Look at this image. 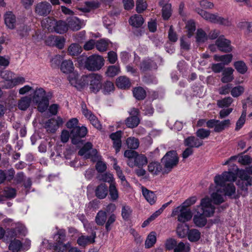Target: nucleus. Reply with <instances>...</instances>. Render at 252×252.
Here are the masks:
<instances>
[{
  "mask_svg": "<svg viewBox=\"0 0 252 252\" xmlns=\"http://www.w3.org/2000/svg\"><path fill=\"white\" fill-rule=\"evenodd\" d=\"M236 173L229 170L224 171L221 174L217 175L214 178L215 185L210 187V192L212 201L216 204H220L224 201V195L232 196L235 193V187L232 183L226 184L227 182H234L238 176L242 182L241 188L245 189L244 184L247 187L252 184V165L246 170H240L236 166Z\"/></svg>",
  "mask_w": 252,
  "mask_h": 252,
  "instance_id": "obj_1",
  "label": "nucleus"
},
{
  "mask_svg": "<svg viewBox=\"0 0 252 252\" xmlns=\"http://www.w3.org/2000/svg\"><path fill=\"white\" fill-rule=\"evenodd\" d=\"M197 207L201 208L202 213L196 209V214L194 215L193 220L196 226L202 227L207 223L206 217H210L213 215L215 207L212 204L211 199L208 197L202 199L200 205Z\"/></svg>",
  "mask_w": 252,
  "mask_h": 252,
  "instance_id": "obj_2",
  "label": "nucleus"
},
{
  "mask_svg": "<svg viewBox=\"0 0 252 252\" xmlns=\"http://www.w3.org/2000/svg\"><path fill=\"white\" fill-rule=\"evenodd\" d=\"M43 27L47 28L48 30L54 31L56 32L63 34L68 29V24L63 21H56L52 18H46L41 22Z\"/></svg>",
  "mask_w": 252,
  "mask_h": 252,
  "instance_id": "obj_3",
  "label": "nucleus"
},
{
  "mask_svg": "<svg viewBox=\"0 0 252 252\" xmlns=\"http://www.w3.org/2000/svg\"><path fill=\"white\" fill-rule=\"evenodd\" d=\"M33 103L37 105L38 110L43 112L49 105V100L46 95L45 91L42 88H36L32 97Z\"/></svg>",
  "mask_w": 252,
  "mask_h": 252,
  "instance_id": "obj_4",
  "label": "nucleus"
},
{
  "mask_svg": "<svg viewBox=\"0 0 252 252\" xmlns=\"http://www.w3.org/2000/svg\"><path fill=\"white\" fill-rule=\"evenodd\" d=\"M85 86L89 85L90 91L94 93H97L102 87V77L96 73H92L84 75Z\"/></svg>",
  "mask_w": 252,
  "mask_h": 252,
  "instance_id": "obj_5",
  "label": "nucleus"
},
{
  "mask_svg": "<svg viewBox=\"0 0 252 252\" xmlns=\"http://www.w3.org/2000/svg\"><path fill=\"white\" fill-rule=\"evenodd\" d=\"M198 13L202 18L210 22L227 27L231 25V21L228 18L211 14L203 10H199Z\"/></svg>",
  "mask_w": 252,
  "mask_h": 252,
  "instance_id": "obj_6",
  "label": "nucleus"
},
{
  "mask_svg": "<svg viewBox=\"0 0 252 252\" xmlns=\"http://www.w3.org/2000/svg\"><path fill=\"white\" fill-rule=\"evenodd\" d=\"M54 239L55 241L54 250L56 252H65L68 248L70 247L69 242L64 244L65 241V231L63 229L59 230L54 235Z\"/></svg>",
  "mask_w": 252,
  "mask_h": 252,
  "instance_id": "obj_7",
  "label": "nucleus"
},
{
  "mask_svg": "<svg viewBox=\"0 0 252 252\" xmlns=\"http://www.w3.org/2000/svg\"><path fill=\"white\" fill-rule=\"evenodd\" d=\"M78 155L83 157L85 159L91 158L92 161H95L100 158L97 151L95 149L93 148L92 143H86L78 152Z\"/></svg>",
  "mask_w": 252,
  "mask_h": 252,
  "instance_id": "obj_8",
  "label": "nucleus"
},
{
  "mask_svg": "<svg viewBox=\"0 0 252 252\" xmlns=\"http://www.w3.org/2000/svg\"><path fill=\"white\" fill-rule=\"evenodd\" d=\"M104 65L103 58L96 55L88 57L85 62V67L89 70L96 71L99 70Z\"/></svg>",
  "mask_w": 252,
  "mask_h": 252,
  "instance_id": "obj_9",
  "label": "nucleus"
},
{
  "mask_svg": "<svg viewBox=\"0 0 252 252\" xmlns=\"http://www.w3.org/2000/svg\"><path fill=\"white\" fill-rule=\"evenodd\" d=\"M88 133V129L85 126H76L70 131L71 142L74 145H79L83 143L82 138L86 136Z\"/></svg>",
  "mask_w": 252,
  "mask_h": 252,
  "instance_id": "obj_10",
  "label": "nucleus"
},
{
  "mask_svg": "<svg viewBox=\"0 0 252 252\" xmlns=\"http://www.w3.org/2000/svg\"><path fill=\"white\" fill-rule=\"evenodd\" d=\"M172 217L178 216V221L185 222L189 220L192 218V213L189 209L179 206L174 209L171 214Z\"/></svg>",
  "mask_w": 252,
  "mask_h": 252,
  "instance_id": "obj_11",
  "label": "nucleus"
},
{
  "mask_svg": "<svg viewBox=\"0 0 252 252\" xmlns=\"http://www.w3.org/2000/svg\"><path fill=\"white\" fill-rule=\"evenodd\" d=\"M178 161L177 154L175 151L167 152L162 158L165 168L169 171L178 164Z\"/></svg>",
  "mask_w": 252,
  "mask_h": 252,
  "instance_id": "obj_12",
  "label": "nucleus"
},
{
  "mask_svg": "<svg viewBox=\"0 0 252 252\" xmlns=\"http://www.w3.org/2000/svg\"><path fill=\"white\" fill-rule=\"evenodd\" d=\"M84 76L80 77L77 71H74L68 74L67 80L70 85L78 90H81L85 87V79Z\"/></svg>",
  "mask_w": 252,
  "mask_h": 252,
  "instance_id": "obj_13",
  "label": "nucleus"
},
{
  "mask_svg": "<svg viewBox=\"0 0 252 252\" xmlns=\"http://www.w3.org/2000/svg\"><path fill=\"white\" fill-rule=\"evenodd\" d=\"M26 232V229L25 226L23 225L20 227H17L15 229L8 230L6 232L2 228L0 227V239L4 237L5 234L7 237H10L11 238H13L17 237L18 234L25 235Z\"/></svg>",
  "mask_w": 252,
  "mask_h": 252,
  "instance_id": "obj_14",
  "label": "nucleus"
},
{
  "mask_svg": "<svg viewBox=\"0 0 252 252\" xmlns=\"http://www.w3.org/2000/svg\"><path fill=\"white\" fill-rule=\"evenodd\" d=\"M216 45L220 51L225 53L230 52L233 49L231 41L225 38L223 35L219 37L216 41Z\"/></svg>",
  "mask_w": 252,
  "mask_h": 252,
  "instance_id": "obj_15",
  "label": "nucleus"
},
{
  "mask_svg": "<svg viewBox=\"0 0 252 252\" xmlns=\"http://www.w3.org/2000/svg\"><path fill=\"white\" fill-rule=\"evenodd\" d=\"M82 111L84 116L87 118L91 123L97 129H101V125L96 117L89 110L84 103L82 104Z\"/></svg>",
  "mask_w": 252,
  "mask_h": 252,
  "instance_id": "obj_16",
  "label": "nucleus"
},
{
  "mask_svg": "<svg viewBox=\"0 0 252 252\" xmlns=\"http://www.w3.org/2000/svg\"><path fill=\"white\" fill-rule=\"evenodd\" d=\"M148 163V159L147 157L143 154H137L134 160H128L127 165L130 167L137 166L138 167H142Z\"/></svg>",
  "mask_w": 252,
  "mask_h": 252,
  "instance_id": "obj_17",
  "label": "nucleus"
},
{
  "mask_svg": "<svg viewBox=\"0 0 252 252\" xmlns=\"http://www.w3.org/2000/svg\"><path fill=\"white\" fill-rule=\"evenodd\" d=\"M63 124V121L60 117L57 119L49 120L45 124V127L48 131L54 132Z\"/></svg>",
  "mask_w": 252,
  "mask_h": 252,
  "instance_id": "obj_18",
  "label": "nucleus"
},
{
  "mask_svg": "<svg viewBox=\"0 0 252 252\" xmlns=\"http://www.w3.org/2000/svg\"><path fill=\"white\" fill-rule=\"evenodd\" d=\"M51 8V6L49 3L46 1H41L36 5L35 12L40 15L46 16L50 12Z\"/></svg>",
  "mask_w": 252,
  "mask_h": 252,
  "instance_id": "obj_19",
  "label": "nucleus"
},
{
  "mask_svg": "<svg viewBox=\"0 0 252 252\" xmlns=\"http://www.w3.org/2000/svg\"><path fill=\"white\" fill-rule=\"evenodd\" d=\"M67 22L68 28L72 31H78L84 25L83 22L76 17H71L67 18Z\"/></svg>",
  "mask_w": 252,
  "mask_h": 252,
  "instance_id": "obj_20",
  "label": "nucleus"
},
{
  "mask_svg": "<svg viewBox=\"0 0 252 252\" xmlns=\"http://www.w3.org/2000/svg\"><path fill=\"white\" fill-rule=\"evenodd\" d=\"M141 191L143 196L150 205H153L156 203L157 198L154 192L143 186L141 187Z\"/></svg>",
  "mask_w": 252,
  "mask_h": 252,
  "instance_id": "obj_21",
  "label": "nucleus"
},
{
  "mask_svg": "<svg viewBox=\"0 0 252 252\" xmlns=\"http://www.w3.org/2000/svg\"><path fill=\"white\" fill-rule=\"evenodd\" d=\"M60 69L63 73L66 74H69L75 71L73 63L70 60L63 61L61 64Z\"/></svg>",
  "mask_w": 252,
  "mask_h": 252,
  "instance_id": "obj_22",
  "label": "nucleus"
},
{
  "mask_svg": "<svg viewBox=\"0 0 252 252\" xmlns=\"http://www.w3.org/2000/svg\"><path fill=\"white\" fill-rule=\"evenodd\" d=\"M95 238V233L89 236L81 235L78 237L77 243L80 246L84 247L88 245L94 243Z\"/></svg>",
  "mask_w": 252,
  "mask_h": 252,
  "instance_id": "obj_23",
  "label": "nucleus"
},
{
  "mask_svg": "<svg viewBox=\"0 0 252 252\" xmlns=\"http://www.w3.org/2000/svg\"><path fill=\"white\" fill-rule=\"evenodd\" d=\"M184 144L189 148H198L203 145V141L194 136H189L184 140Z\"/></svg>",
  "mask_w": 252,
  "mask_h": 252,
  "instance_id": "obj_24",
  "label": "nucleus"
},
{
  "mask_svg": "<svg viewBox=\"0 0 252 252\" xmlns=\"http://www.w3.org/2000/svg\"><path fill=\"white\" fill-rule=\"evenodd\" d=\"M121 131H118L115 133H112L110 135V138L113 141L114 147L115 149L116 153L120 151V148L121 147Z\"/></svg>",
  "mask_w": 252,
  "mask_h": 252,
  "instance_id": "obj_25",
  "label": "nucleus"
},
{
  "mask_svg": "<svg viewBox=\"0 0 252 252\" xmlns=\"http://www.w3.org/2000/svg\"><path fill=\"white\" fill-rule=\"evenodd\" d=\"M108 192V187L104 183H102L96 187L95 189L96 196L100 199L105 198Z\"/></svg>",
  "mask_w": 252,
  "mask_h": 252,
  "instance_id": "obj_26",
  "label": "nucleus"
},
{
  "mask_svg": "<svg viewBox=\"0 0 252 252\" xmlns=\"http://www.w3.org/2000/svg\"><path fill=\"white\" fill-rule=\"evenodd\" d=\"M4 23L6 27L10 29H13L16 25L15 16L10 11L7 12L4 16Z\"/></svg>",
  "mask_w": 252,
  "mask_h": 252,
  "instance_id": "obj_27",
  "label": "nucleus"
},
{
  "mask_svg": "<svg viewBox=\"0 0 252 252\" xmlns=\"http://www.w3.org/2000/svg\"><path fill=\"white\" fill-rule=\"evenodd\" d=\"M157 65L151 59H147L143 60L140 64V70L145 72L152 69H156Z\"/></svg>",
  "mask_w": 252,
  "mask_h": 252,
  "instance_id": "obj_28",
  "label": "nucleus"
},
{
  "mask_svg": "<svg viewBox=\"0 0 252 252\" xmlns=\"http://www.w3.org/2000/svg\"><path fill=\"white\" fill-rule=\"evenodd\" d=\"M234 69L231 67H227L222 70V77L221 81L224 83H229L234 79Z\"/></svg>",
  "mask_w": 252,
  "mask_h": 252,
  "instance_id": "obj_29",
  "label": "nucleus"
},
{
  "mask_svg": "<svg viewBox=\"0 0 252 252\" xmlns=\"http://www.w3.org/2000/svg\"><path fill=\"white\" fill-rule=\"evenodd\" d=\"M162 167L161 164L158 161H152L148 165V170L153 175H158L162 170Z\"/></svg>",
  "mask_w": 252,
  "mask_h": 252,
  "instance_id": "obj_30",
  "label": "nucleus"
},
{
  "mask_svg": "<svg viewBox=\"0 0 252 252\" xmlns=\"http://www.w3.org/2000/svg\"><path fill=\"white\" fill-rule=\"evenodd\" d=\"M157 242V233L155 231L151 232L147 236L145 242V247L151 248L154 246Z\"/></svg>",
  "mask_w": 252,
  "mask_h": 252,
  "instance_id": "obj_31",
  "label": "nucleus"
},
{
  "mask_svg": "<svg viewBox=\"0 0 252 252\" xmlns=\"http://www.w3.org/2000/svg\"><path fill=\"white\" fill-rule=\"evenodd\" d=\"M108 191L110 199L112 201H117L119 197V194L116 186V183H112L109 185Z\"/></svg>",
  "mask_w": 252,
  "mask_h": 252,
  "instance_id": "obj_32",
  "label": "nucleus"
},
{
  "mask_svg": "<svg viewBox=\"0 0 252 252\" xmlns=\"http://www.w3.org/2000/svg\"><path fill=\"white\" fill-rule=\"evenodd\" d=\"M116 85L118 88L121 89H127L130 86V83L128 78L122 76L118 77L116 80Z\"/></svg>",
  "mask_w": 252,
  "mask_h": 252,
  "instance_id": "obj_33",
  "label": "nucleus"
},
{
  "mask_svg": "<svg viewBox=\"0 0 252 252\" xmlns=\"http://www.w3.org/2000/svg\"><path fill=\"white\" fill-rule=\"evenodd\" d=\"M110 45H112V43L108 39H101L96 42V48L100 52L105 51Z\"/></svg>",
  "mask_w": 252,
  "mask_h": 252,
  "instance_id": "obj_34",
  "label": "nucleus"
},
{
  "mask_svg": "<svg viewBox=\"0 0 252 252\" xmlns=\"http://www.w3.org/2000/svg\"><path fill=\"white\" fill-rule=\"evenodd\" d=\"M8 248L10 251L13 252H18L22 251V243L20 240L14 238L10 241Z\"/></svg>",
  "mask_w": 252,
  "mask_h": 252,
  "instance_id": "obj_35",
  "label": "nucleus"
},
{
  "mask_svg": "<svg viewBox=\"0 0 252 252\" xmlns=\"http://www.w3.org/2000/svg\"><path fill=\"white\" fill-rule=\"evenodd\" d=\"M129 22L132 26L138 28L143 25L144 19L141 15L135 14L130 18Z\"/></svg>",
  "mask_w": 252,
  "mask_h": 252,
  "instance_id": "obj_36",
  "label": "nucleus"
},
{
  "mask_svg": "<svg viewBox=\"0 0 252 252\" xmlns=\"http://www.w3.org/2000/svg\"><path fill=\"white\" fill-rule=\"evenodd\" d=\"M230 124V121L229 119L222 121L217 120L216 126H215V128H214V131L217 132H221L225 128L228 127Z\"/></svg>",
  "mask_w": 252,
  "mask_h": 252,
  "instance_id": "obj_37",
  "label": "nucleus"
},
{
  "mask_svg": "<svg viewBox=\"0 0 252 252\" xmlns=\"http://www.w3.org/2000/svg\"><path fill=\"white\" fill-rule=\"evenodd\" d=\"M68 53L71 56L79 55L82 52L81 46L77 43H72L68 48Z\"/></svg>",
  "mask_w": 252,
  "mask_h": 252,
  "instance_id": "obj_38",
  "label": "nucleus"
},
{
  "mask_svg": "<svg viewBox=\"0 0 252 252\" xmlns=\"http://www.w3.org/2000/svg\"><path fill=\"white\" fill-rule=\"evenodd\" d=\"M31 102V97L24 96L21 98L18 103V107L21 110H26L30 106Z\"/></svg>",
  "mask_w": 252,
  "mask_h": 252,
  "instance_id": "obj_39",
  "label": "nucleus"
},
{
  "mask_svg": "<svg viewBox=\"0 0 252 252\" xmlns=\"http://www.w3.org/2000/svg\"><path fill=\"white\" fill-rule=\"evenodd\" d=\"M85 4V7H78V9L83 12H88L92 9L98 7L99 5L98 1H87Z\"/></svg>",
  "mask_w": 252,
  "mask_h": 252,
  "instance_id": "obj_40",
  "label": "nucleus"
},
{
  "mask_svg": "<svg viewBox=\"0 0 252 252\" xmlns=\"http://www.w3.org/2000/svg\"><path fill=\"white\" fill-rule=\"evenodd\" d=\"M107 219V214L105 211L100 210L96 214L95 218L96 223L98 225H103Z\"/></svg>",
  "mask_w": 252,
  "mask_h": 252,
  "instance_id": "obj_41",
  "label": "nucleus"
},
{
  "mask_svg": "<svg viewBox=\"0 0 252 252\" xmlns=\"http://www.w3.org/2000/svg\"><path fill=\"white\" fill-rule=\"evenodd\" d=\"M232 54H226L224 55H215L214 59L217 62H221L223 64H229L232 60Z\"/></svg>",
  "mask_w": 252,
  "mask_h": 252,
  "instance_id": "obj_42",
  "label": "nucleus"
},
{
  "mask_svg": "<svg viewBox=\"0 0 252 252\" xmlns=\"http://www.w3.org/2000/svg\"><path fill=\"white\" fill-rule=\"evenodd\" d=\"M188 239L190 242H196L200 238V232L196 229H192L188 232Z\"/></svg>",
  "mask_w": 252,
  "mask_h": 252,
  "instance_id": "obj_43",
  "label": "nucleus"
},
{
  "mask_svg": "<svg viewBox=\"0 0 252 252\" xmlns=\"http://www.w3.org/2000/svg\"><path fill=\"white\" fill-rule=\"evenodd\" d=\"M101 89H102V93L104 94H108L114 92L115 87L112 82L107 81L102 85Z\"/></svg>",
  "mask_w": 252,
  "mask_h": 252,
  "instance_id": "obj_44",
  "label": "nucleus"
},
{
  "mask_svg": "<svg viewBox=\"0 0 252 252\" xmlns=\"http://www.w3.org/2000/svg\"><path fill=\"white\" fill-rule=\"evenodd\" d=\"M234 66L236 70L242 74H245L248 70V67L244 62L239 61L234 63Z\"/></svg>",
  "mask_w": 252,
  "mask_h": 252,
  "instance_id": "obj_45",
  "label": "nucleus"
},
{
  "mask_svg": "<svg viewBox=\"0 0 252 252\" xmlns=\"http://www.w3.org/2000/svg\"><path fill=\"white\" fill-rule=\"evenodd\" d=\"M2 78L5 80L4 85L3 87L7 89V87L9 85V81L12 80L14 75V73L9 70H5L1 73Z\"/></svg>",
  "mask_w": 252,
  "mask_h": 252,
  "instance_id": "obj_46",
  "label": "nucleus"
},
{
  "mask_svg": "<svg viewBox=\"0 0 252 252\" xmlns=\"http://www.w3.org/2000/svg\"><path fill=\"white\" fill-rule=\"evenodd\" d=\"M243 109L240 117L236 122L235 130L237 131L240 130L243 127L246 122L247 110L244 106H243Z\"/></svg>",
  "mask_w": 252,
  "mask_h": 252,
  "instance_id": "obj_47",
  "label": "nucleus"
},
{
  "mask_svg": "<svg viewBox=\"0 0 252 252\" xmlns=\"http://www.w3.org/2000/svg\"><path fill=\"white\" fill-rule=\"evenodd\" d=\"M189 226L185 224H180L178 225L177 228V233L178 235L181 238L185 237L189 231Z\"/></svg>",
  "mask_w": 252,
  "mask_h": 252,
  "instance_id": "obj_48",
  "label": "nucleus"
},
{
  "mask_svg": "<svg viewBox=\"0 0 252 252\" xmlns=\"http://www.w3.org/2000/svg\"><path fill=\"white\" fill-rule=\"evenodd\" d=\"M25 82V78L22 76H19L14 78H13L12 80L9 81V85L7 87V88H12L16 86L22 85Z\"/></svg>",
  "mask_w": 252,
  "mask_h": 252,
  "instance_id": "obj_49",
  "label": "nucleus"
},
{
  "mask_svg": "<svg viewBox=\"0 0 252 252\" xmlns=\"http://www.w3.org/2000/svg\"><path fill=\"white\" fill-rule=\"evenodd\" d=\"M245 91V88L243 86L238 85L231 90L230 93L231 95L234 97H237L241 95Z\"/></svg>",
  "mask_w": 252,
  "mask_h": 252,
  "instance_id": "obj_50",
  "label": "nucleus"
},
{
  "mask_svg": "<svg viewBox=\"0 0 252 252\" xmlns=\"http://www.w3.org/2000/svg\"><path fill=\"white\" fill-rule=\"evenodd\" d=\"M120 72V68L119 65L109 66L106 72V74L109 77H114L118 74Z\"/></svg>",
  "mask_w": 252,
  "mask_h": 252,
  "instance_id": "obj_51",
  "label": "nucleus"
},
{
  "mask_svg": "<svg viewBox=\"0 0 252 252\" xmlns=\"http://www.w3.org/2000/svg\"><path fill=\"white\" fill-rule=\"evenodd\" d=\"M208 39V36L205 32L201 29L197 30L196 35V40L198 43H203Z\"/></svg>",
  "mask_w": 252,
  "mask_h": 252,
  "instance_id": "obj_52",
  "label": "nucleus"
},
{
  "mask_svg": "<svg viewBox=\"0 0 252 252\" xmlns=\"http://www.w3.org/2000/svg\"><path fill=\"white\" fill-rule=\"evenodd\" d=\"M134 96L138 100L143 99L146 95L145 91L141 87L135 88L133 91Z\"/></svg>",
  "mask_w": 252,
  "mask_h": 252,
  "instance_id": "obj_53",
  "label": "nucleus"
},
{
  "mask_svg": "<svg viewBox=\"0 0 252 252\" xmlns=\"http://www.w3.org/2000/svg\"><path fill=\"white\" fill-rule=\"evenodd\" d=\"M139 119L137 116L129 117L126 121V124L128 127L133 128L138 126Z\"/></svg>",
  "mask_w": 252,
  "mask_h": 252,
  "instance_id": "obj_54",
  "label": "nucleus"
},
{
  "mask_svg": "<svg viewBox=\"0 0 252 252\" xmlns=\"http://www.w3.org/2000/svg\"><path fill=\"white\" fill-rule=\"evenodd\" d=\"M164 4L163 3L161 5ZM171 5L169 3H165L162 7V17L164 20H167L170 17L171 14Z\"/></svg>",
  "mask_w": 252,
  "mask_h": 252,
  "instance_id": "obj_55",
  "label": "nucleus"
},
{
  "mask_svg": "<svg viewBox=\"0 0 252 252\" xmlns=\"http://www.w3.org/2000/svg\"><path fill=\"white\" fill-rule=\"evenodd\" d=\"M186 28L188 32V37H190L193 34L196 29L194 22L192 20L188 21L186 23Z\"/></svg>",
  "mask_w": 252,
  "mask_h": 252,
  "instance_id": "obj_56",
  "label": "nucleus"
},
{
  "mask_svg": "<svg viewBox=\"0 0 252 252\" xmlns=\"http://www.w3.org/2000/svg\"><path fill=\"white\" fill-rule=\"evenodd\" d=\"M233 102V99L229 96L218 100L217 105L220 108L228 107Z\"/></svg>",
  "mask_w": 252,
  "mask_h": 252,
  "instance_id": "obj_57",
  "label": "nucleus"
},
{
  "mask_svg": "<svg viewBox=\"0 0 252 252\" xmlns=\"http://www.w3.org/2000/svg\"><path fill=\"white\" fill-rule=\"evenodd\" d=\"M238 27L242 30H245L246 32H252V22L242 21L238 23Z\"/></svg>",
  "mask_w": 252,
  "mask_h": 252,
  "instance_id": "obj_58",
  "label": "nucleus"
},
{
  "mask_svg": "<svg viewBox=\"0 0 252 252\" xmlns=\"http://www.w3.org/2000/svg\"><path fill=\"white\" fill-rule=\"evenodd\" d=\"M237 160L242 165H249L252 162V158L248 155L237 156Z\"/></svg>",
  "mask_w": 252,
  "mask_h": 252,
  "instance_id": "obj_59",
  "label": "nucleus"
},
{
  "mask_svg": "<svg viewBox=\"0 0 252 252\" xmlns=\"http://www.w3.org/2000/svg\"><path fill=\"white\" fill-rule=\"evenodd\" d=\"M189 244H184L183 242L179 243L174 249V252H189Z\"/></svg>",
  "mask_w": 252,
  "mask_h": 252,
  "instance_id": "obj_60",
  "label": "nucleus"
},
{
  "mask_svg": "<svg viewBox=\"0 0 252 252\" xmlns=\"http://www.w3.org/2000/svg\"><path fill=\"white\" fill-rule=\"evenodd\" d=\"M132 210L128 206H123L122 209V216L123 219L125 220H128L131 214Z\"/></svg>",
  "mask_w": 252,
  "mask_h": 252,
  "instance_id": "obj_61",
  "label": "nucleus"
},
{
  "mask_svg": "<svg viewBox=\"0 0 252 252\" xmlns=\"http://www.w3.org/2000/svg\"><path fill=\"white\" fill-rule=\"evenodd\" d=\"M128 147L131 149H137L139 145L138 140L134 137H129L126 140Z\"/></svg>",
  "mask_w": 252,
  "mask_h": 252,
  "instance_id": "obj_62",
  "label": "nucleus"
},
{
  "mask_svg": "<svg viewBox=\"0 0 252 252\" xmlns=\"http://www.w3.org/2000/svg\"><path fill=\"white\" fill-rule=\"evenodd\" d=\"M99 180L104 182H107L110 185L112 183H116L113 175L110 173H106L102 175Z\"/></svg>",
  "mask_w": 252,
  "mask_h": 252,
  "instance_id": "obj_63",
  "label": "nucleus"
},
{
  "mask_svg": "<svg viewBox=\"0 0 252 252\" xmlns=\"http://www.w3.org/2000/svg\"><path fill=\"white\" fill-rule=\"evenodd\" d=\"M196 134L198 137L203 139L207 138L209 136L210 131L204 128H200L196 131Z\"/></svg>",
  "mask_w": 252,
  "mask_h": 252,
  "instance_id": "obj_64",
  "label": "nucleus"
}]
</instances>
